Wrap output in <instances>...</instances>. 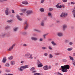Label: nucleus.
<instances>
[{"label":"nucleus","instance_id":"9","mask_svg":"<svg viewBox=\"0 0 75 75\" xmlns=\"http://www.w3.org/2000/svg\"><path fill=\"white\" fill-rule=\"evenodd\" d=\"M63 30H65V29L67 28V25L66 24H64L62 25Z\"/></svg>","mask_w":75,"mask_h":75},{"label":"nucleus","instance_id":"2","mask_svg":"<svg viewBox=\"0 0 75 75\" xmlns=\"http://www.w3.org/2000/svg\"><path fill=\"white\" fill-rule=\"evenodd\" d=\"M28 68V65H25V66H21L20 68H18V70L19 71L21 72H22L23 71V69H25V68ZM23 68V69H22Z\"/></svg>","mask_w":75,"mask_h":75},{"label":"nucleus","instance_id":"15","mask_svg":"<svg viewBox=\"0 0 75 75\" xmlns=\"http://www.w3.org/2000/svg\"><path fill=\"white\" fill-rule=\"evenodd\" d=\"M16 17L18 19L20 20V21H21L22 19L20 18V16L19 15H17L16 16Z\"/></svg>","mask_w":75,"mask_h":75},{"label":"nucleus","instance_id":"30","mask_svg":"<svg viewBox=\"0 0 75 75\" xmlns=\"http://www.w3.org/2000/svg\"><path fill=\"white\" fill-rule=\"evenodd\" d=\"M5 66L6 67H10V64L8 63H6L5 65Z\"/></svg>","mask_w":75,"mask_h":75},{"label":"nucleus","instance_id":"3","mask_svg":"<svg viewBox=\"0 0 75 75\" xmlns=\"http://www.w3.org/2000/svg\"><path fill=\"white\" fill-rule=\"evenodd\" d=\"M10 10H9V8L8 7H7L6 8V10L5 11V13L6 16H8V14H9V12L8 11H9Z\"/></svg>","mask_w":75,"mask_h":75},{"label":"nucleus","instance_id":"20","mask_svg":"<svg viewBox=\"0 0 75 75\" xmlns=\"http://www.w3.org/2000/svg\"><path fill=\"white\" fill-rule=\"evenodd\" d=\"M48 16H50L51 18H52V15H51V13H50V12L48 13Z\"/></svg>","mask_w":75,"mask_h":75},{"label":"nucleus","instance_id":"58","mask_svg":"<svg viewBox=\"0 0 75 75\" xmlns=\"http://www.w3.org/2000/svg\"><path fill=\"white\" fill-rule=\"evenodd\" d=\"M27 34V32H24L23 33V34H24V35H25Z\"/></svg>","mask_w":75,"mask_h":75},{"label":"nucleus","instance_id":"16","mask_svg":"<svg viewBox=\"0 0 75 75\" xmlns=\"http://www.w3.org/2000/svg\"><path fill=\"white\" fill-rule=\"evenodd\" d=\"M42 66H43V65H42V63L39 64H38V67L39 68H41Z\"/></svg>","mask_w":75,"mask_h":75},{"label":"nucleus","instance_id":"21","mask_svg":"<svg viewBox=\"0 0 75 75\" xmlns=\"http://www.w3.org/2000/svg\"><path fill=\"white\" fill-rule=\"evenodd\" d=\"M11 63L12 65H13L15 64V62L14 61H12L11 62Z\"/></svg>","mask_w":75,"mask_h":75},{"label":"nucleus","instance_id":"59","mask_svg":"<svg viewBox=\"0 0 75 75\" xmlns=\"http://www.w3.org/2000/svg\"><path fill=\"white\" fill-rule=\"evenodd\" d=\"M61 7H62V5H60L59 6V7H58V8H61Z\"/></svg>","mask_w":75,"mask_h":75},{"label":"nucleus","instance_id":"39","mask_svg":"<svg viewBox=\"0 0 75 75\" xmlns=\"http://www.w3.org/2000/svg\"><path fill=\"white\" fill-rule=\"evenodd\" d=\"M12 21H13L12 20H8L7 21V22L8 23H11Z\"/></svg>","mask_w":75,"mask_h":75},{"label":"nucleus","instance_id":"7","mask_svg":"<svg viewBox=\"0 0 75 75\" xmlns=\"http://www.w3.org/2000/svg\"><path fill=\"white\" fill-rule=\"evenodd\" d=\"M57 35L59 37H62L63 36V33L61 32H59L57 33Z\"/></svg>","mask_w":75,"mask_h":75},{"label":"nucleus","instance_id":"54","mask_svg":"<svg viewBox=\"0 0 75 75\" xmlns=\"http://www.w3.org/2000/svg\"><path fill=\"white\" fill-rule=\"evenodd\" d=\"M12 13L13 14V13H15V12H14V10H12Z\"/></svg>","mask_w":75,"mask_h":75},{"label":"nucleus","instance_id":"48","mask_svg":"<svg viewBox=\"0 0 75 75\" xmlns=\"http://www.w3.org/2000/svg\"><path fill=\"white\" fill-rule=\"evenodd\" d=\"M48 54L47 53H45V54H44V55H45V56H47L48 55Z\"/></svg>","mask_w":75,"mask_h":75},{"label":"nucleus","instance_id":"37","mask_svg":"<svg viewBox=\"0 0 75 75\" xmlns=\"http://www.w3.org/2000/svg\"><path fill=\"white\" fill-rule=\"evenodd\" d=\"M6 72H10V70L9 69H6L5 70Z\"/></svg>","mask_w":75,"mask_h":75},{"label":"nucleus","instance_id":"63","mask_svg":"<svg viewBox=\"0 0 75 75\" xmlns=\"http://www.w3.org/2000/svg\"><path fill=\"white\" fill-rule=\"evenodd\" d=\"M58 65V63H56L55 64V65H56V66H57V65Z\"/></svg>","mask_w":75,"mask_h":75},{"label":"nucleus","instance_id":"35","mask_svg":"<svg viewBox=\"0 0 75 75\" xmlns=\"http://www.w3.org/2000/svg\"><path fill=\"white\" fill-rule=\"evenodd\" d=\"M60 4V3H58L57 4V5H56V7H57V8H58L59 6V4Z\"/></svg>","mask_w":75,"mask_h":75},{"label":"nucleus","instance_id":"42","mask_svg":"<svg viewBox=\"0 0 75 75\" xmlns=\"http://www.w3.org/2000/svg\"><path fill=\"white\" fill-rule=\"evenodd\" d=\"M72 50V48H69L67 49L68 51H70L71 50Z\"/></svg>","mask_w":75,"mask_h":75},{"label":"nucleus","instance_id":"50","mask_svg":"<svg viewBox=\"0 0 75 75\" xmlns=\"http://www.w3.org/2000/svg\"><path fill=\"white\" fill-rule=\"evenodd\" d=\"M5 75H14L13 74H5Z\"/></svg>","mask_w":75,"mask_h":75},{"label":"nucleus","instance_id":"10","mask_svg":"<svg viewBox=\"0 0 75 75\" xmlns=\"http://www.w3.org/2000/svg\"><path fill=\"white\" fill-rule=\"evenodd\" d=\"M6 33H3L1 35V37H2V38H4V37H6Z\"/></svg>","mask_w":75,"mask_h":75},{"label":"nucleus","instance_id":"53","mask_svg":"<svg viewBox=\"0 0 75 75\" xmlns=\"http://www.w3.org/2000/svg\"><path fill=\"white\" fill-rule=\"evenodd\" d=\"M27 44H24L23 45V46H25V47H27Z\"/></svg>","mask_w":75,"mask_h":75},{"label":"nucleus","instance_id":"11","mask_svg":"<svg viewBox=\"0 0 75 75\" xmlns=\"http://www.w3.org/2000/svg\"><path fill=\"white\" fill-rule=\"evenodd\" d=\"M31 39L33 40H34V41H37V40H38V38H37L32 37L31 38Z\"/></svg>","mask_w":75,"mask_h":75},{"label":"nucleus","instance_id":"26","mask_svg":"<svg viewBox=\"0 0 75 75\" xmlns=\"http://www.w3.org/2000/svg\"><path fill=\"white\" fill-rule=\"evenodd\" d=\"M7 35V38H10L11 37V35H10V34H8L6 35Z\"/></svg>","mask_w":75,"mask_h":75},{"label":"nucleus","instance_id":"31","mask_svg":"<svg viewBox=\"0 0 75 75\" xmlns=\"http://www.w3.org/2000/svg\"><path fill=\"white\" fill-rule=\"evenodd\" d=\"M69 58L71 60H72V61H74V58H73V57H71V56H69Z\"/></svg>","mask_w":75,"mask_h":75},{"label":"nucleus","instance_id":"17","mask_svg":"<svg viewBox=\"0 0 75 75\" xmlns=\"http://www.w3.org/2000/svg\"><path fill=\"white\" fill-rule=\"evenodd\" d=\"M45 10L44 9L42 8H41L40 9V11H41V12H42V13H43V12H44Z\"/></svg>","mask_w":75,"mask_h":75},{"label":"nucleus","instance_id":"24","mask_svg":"<svg viewBox=\"0 0 75 75\" xmlns=\"http://www.w3.org/2000/svg\"><path fill=\"white\" fill-rule=\"evenodd\" d=\"M51 44H53L54 45H57V44L54 42V41H52L51 42Z\"/></svg>","mask_w":75,"mask_h":75},{"label":"nucleus","instance_id":"14","mask_svg":"<svg viewBox=\"0 0 75 75\" xmlns=\"http://www.w3.org/2000/svg\"><path fill=\"white\" fill-rule=\"evenodd\" d=\"M18 27H16L13 28V31L14 32H17L18 31Z\"/></svg>","mask_w":75,"mask_h":75},{"label":"nucleus","instance_id":"55","mask_svg":"<svg viewBox=\"0 0 75 75\" xmlns=\"http://www.w3.org/2000/svg\"><path fill=\"white\" fill-rule=\"evenodd\" d=\"M71 4L74 5L75 4V3L73 2H71Z\"/></svg>","mask_w":75,"mask_h":75},{"label":"nucleus","instance_id":"8","mask_svg":"<svg viewBox=\"0 0 75 75\" xmlns=\"http://www.w3.org/2000/svg\"><path fill=\"white\" fill-rule=\"evenodd\" d=\"M24 24H26V26L25 28V30H27V28H28V24H27V21H25L24 23Z\"/></svg>","mask_w":75,"mask_h":75},{"label":"nucleus","instance_id":"45","mask_svg":"<svg viewBox=\"0 0 75 75\" xmlns=\"http://www.w3.org/2000/svg\"><path fill=\"white\" fill-rule=\"evenodd\" d=\"M44 1H45V0H41L40 2L41 3H43L44 2Z\"/></svg>","mask_w":75,"mask_h":75},{"label":"nucleus","instance_id":"57","mask_svg":"<svg viewBox=\"0 0 75 75\" xmlns=\"http://www.w3.org/2000/svg\"><path fill=\"white\" fill-rule=\"evenodd\" d=\"M48 69H51V66H49L48 67Z\"/></svg>","mask_w":75,"mask_h":75},{"label":"nucleus","instance_id":"46","mask_svg":"<svg viewBox=\"0 0 75 75\" xmlns=\"http://www.w3.org/2000/svg\"><path fill=\"white\" fill-rule=\"evenodd\" d=\"M62 1L64 3H65V2H67V0H62Z\"/></svg>","mask_w":75,"mask_h":75},{"label":"nucleus","instance_id":"13","mask_svg":"<svg viewBox=\"0 0 75 75\" xmlns=\"http://www.w3.org/2000/svg\"><path fill=\"white\" fill-rule=\"evenodd\" d=\"M40 25L41 26H44V20L42 21L40 23Z\"/></svg>","mask_w":75,"mask_h":75},{"label":"nucleus","instance_id":"41","mask_svg":"<svg viewBox=\"0 0 75 75\" xmlns=\"http://www.w3.org/2000/svg\"><path fill=\"white\" fill-rule=\"evenodd\" d=\"M10 28V26H6L5 27V29H7V28Z\"/></svg>","mask_w":75,"mask_h":75},{"label":"nucleus","instance_id":"61","mask_svg":"<svg viewBox=\"0 0 75 75\" xmlns=\"http://www.w3.org/2000/svg\"><path fill=\"white\" fill-rule=\"evenodd\" d=\"M3 0V3L4 2H6L7 1V0Z\"/></svg>","mask_w":75,"mask_h":75},{"label":"nucleus","instance_id":"22","mask_svg":"<svg viewBox=\"0 0 75 75\" xmlns=\"http://www.w3.org/2000/svg\"><path fill=\"white\" fill-rule=\"evenodd\" d=\"M30 54L28 53H26L25 55V57H28V56H30Z\"/></svg>","mask_w":75,"mask_h":75},{"label":"nucleus","instance_id":"32","mask_svg":"<svg viewBox=\"0 0 75 75\" xmlns=\"http://www.w3.org/2000/svg\"><path fill=\"white\" fill-rule=\"evenodd\" d=\"M38 62H37V64L38 65L39 64H41V62L39 60H38Z\"/></svg>","mask_w":75,"mask_h":75},{"label":"nucleus","instance_id":"25","mask_svg":"<svg viewBox=\"0 0 75 75\" xmlns=\"http://www.w3.org/2000/svg\"><path fill=\"white\" fill-rule=\"evenodd\" d=\"M49 57L50 58H53V56L51 54H49Z\"/></svg>","mask_w":75,"mask_h":75},{"label":"nucleus","instance_id":"1","mask_svg":"<svg viewBox=\"0 0 75 75\" xmlns=\"http://www.w3.org/2000/svg\"><path fill=\"white\" fill-rule=\"evenodd\" d=\"M61 67L62 68V72H67L68 71L67 69H68L69 68V65H66L64 66H62Z\"/></svg>","mask_w":75,"mask_h":75},{"label":"nucleus","instance_id":"49","mask_svg":"<svg viewBox=\"0 0 75 75\" xmlns=\"http://www.w3.org/2000/svg\"><path fill=\"white\" fill-rule=\"evenodd\" d=\"M65 43H68V42H69V41L66 40H65Z\"/></svg>","mask_w":75,"mask_h":75},{"label":"nucleus","instance_id":"47","mask_svg":"<svg viewBox=\"0 0 75 75\" xmlns=\"http://www.w3.org/2000/svg\"><path fill=\"white\" fill-rule=\"evenodd\" d=\"M48 48H49V49H50L51 50H52V48H51V47L50 46H49Z\"/></svg>","mask_w":75,"mask_h":75},{"label":"nucleus","instance_id":"40","mask_svg":"<svg viewBox=\"0 0 75 75\" xmlns=\"http://www.w3.org/2000/svg\"><path fill=\"white\" fill-rule=\"evenodd\" d=\"M62 61L63 62H67V60L65 59H63Z\"/></svg>","mask_w":75,"mask_h":75},{"label":"nucleus","instance_id":"62","mask_svg":"<svg viewBox=\"0 0 75 75\" xmlns=\"http://www.w3.org/2000/svg\"><path fill=\"white\" fill-rule=\"evenodd\" d=\"M37 72V71L35 70L34 71H33L32 72V73H35V72Z\"/></svg>","mask_w":75,"mask_h":75},{"label":"nucleus","instance_id":"6","mask_svg":"<svg viewBox=\"0 0 75 75\" xmlns=\"http://www.w3.org/2000/svg\"><path fill=\"white\" fill-rule=\"evenodd\" d=\"M67 13H62L61 15H60V16L61 17H66V16H67Z\"/></svg>","mask_w":75,"mask_h":75},{"label":"nucleus","instance_id":"18","mask_svg":"<svg viewBox=\"0 0 75 75\" xmlns=\"http://www.w3.org/2000/svg\"><path fill=\"white\" fill-rule=\"evenodd\" d=\"M6 61H7V59H6V57H4L2 60L3 62L4 63L5 62H6Z\"/></svg>","mask_w":75,"mask_h":75},{"label":"nucleus","instance_id":"28","mask_svg":"<svg viewBox=\"0 0 75 75\" xmlns=\"http://www.w3.org/2000/svg\"><path fill=\"white\" fill-rule=\"evenodd\" d=\"M35 70V68L34 67H33L30 69V71H34Z\"/></svg>","mask_w":75,"mask_h":75},{"label":"nucleus","instance_id":"19","mask_svg":"<svg viewBox=\"0 0 75 75\" xmlns=\"http://www.w3.org/2000/svg\"><path fill=\"white\" fill-rule=\"evenodd\" d=\"M22 4H28V2H27V1H25L22 2Z\"/></svg>","mask_w":75,"mask_h":75},{"label":"nucleus","instance_id":"27","mask_svg":"<svg viewBox=\"0 0 75 75\" xmlns=\"http://www.w3.org/2000/svg\"><path fill=\"white\" fill-rule=\"evenodd\" d=\"M8 59H10V60H11V59H13V56H11L10 57H9L8 58Z\"/></svg>","mask_w":75,"mask_h":75},{"label":"nucleus","instance_id":"64","mask_svg":"<svg viewBox=\"0 0 75 75\" xmlns=\"http://www.w3.org/2000/svg\"><path fill=\"white\" fill-rule=\"evenodd\" d=\"M73 56L75 57V53H74L73 54Z\"/></svg>","mask_w":75,"mask_h":75},{"label":"nucleus","instance_id":"12","mask_svg":"<svg viewBox=\"0 0 75 75\" xmlns=\"http://www.w3.org/2000/svg\"><path fill=\"white\" fill-rule=\"evenodd\" d=\"M48 66L47 65L43 67V69L44 70H48Z\"/></svg>","mask_w":75,"mask_h":75},{"label":"nucleus","instance_id":"4","mask_svg":"<svg viewBox=\"0 0 75 75\" xmlns=\"http://www.w3.org/2000/svg\"><path fill=\"white\" fill-rule=\"evenodd\" d=\"M15 45H16V44H14L12 45L11 47H9V49L7 50V51H11V50H12L13 49V47H14Z\"/></svg>","mask_w":75,"mask_h":75},{"label":"nucleus","instance_id":"56","mask_svg":"<svg viewBox=\"0 0 75 75\" xmlns=\"http://www.w3.org/2000/svg\"><path fill=\"white\" fill-rule=\"evenodd\" d=\"M69 44L70 45H72V44H73V43H72V42H69Z\"/></svg>","mask_w":75,"mask_h":75},{"label":"nucleus","instance_id":"52","mask_svg":"<svg viewBox=\"0 0 75 75\" xmlns=\"http://www.w3.org/2000/svg\"><path fill=\"white\" fill-rule=\"evenodd\" d=\"M39 41H43V40L42 38H40L39 39Z\"/></svg>","mask_w":75,"mask_h":75},{"label":"nucleus","instance_id":"38","mask_svg":"<svg viewBox=\"0 0 75 75\" xmlns=\"http://www.w3.org/2000/svg\"><path fill=\"white\" fill-rule=\"evenodd\" d=\"M21 11H23V13H25V11H26V9H24L21 10Z\"/></svg>","mask_w":75,"mask_h":75},{"label":"nucleus","instance_id":"33","mask_svg":"<svg viewBox=\"0 0 75 75\" xmlns=\"http://www.w3.org/2000/svg\"><path fill=\"white\" fill-rule=\"evenodd\" d=\"M42 50H47V48L46 47H42Z\"/></svg>","mask_w":75,"mask_h":75},{"label":"nucleus","instance_id":"23","mask_svg":"<svg viewBox=\"0 0 75 75\" xmlns=\"http://www.w3.org/2000/svg\"><path fill=\"white\" fill-rule=\"evenodd\" d=\"M72 14H73L74 16L75 17V9H73V11L72 12Z\"/></svg>","mask_w":75,"mask_h":75},{"label":"nucleus","instance_id":"51","mask_svg":"<svg viewBox=\"0 0 75 75\" xmlns=\"http://www.w3.org/2000/svg\"><path fill=\"white\" fill-rule=\"evenodd\" d=\"M57 74H58L59 75H63V74H62L60 73L57 72Z\"/></svg>","mask_w":75,"mask_h":75},{"label":"nucleus","instance_id":"5","mask_svg":"<svg viewBox=\"0 0 75 75\" xmlns=\"http://www.w3.org/2000/svg\"><path fill=\"white\" fill-rule=\"evenodd\" d=\"M33 12L31 10H28L26 11V15L27 16H28V15H30V14H32L33 13Z\"/></svg>","mask_w":75,"mask_h":75},{"label":"nucleus","instance_id":"44","mask_svg":"<svg viewBox=\"0 0 75 75\" xmlns=\"http://www.w3.org/2000/svg\"><path fill=\"white\" fill-rule=\"evenodd\" d=\"M48 33L45 34L43 35V37H46V36L47 35H48Z\"/></svg>","mask_w":75,"mask_h":75},{"label":"nucleus","instance_id":"29","mask_svg":"<svg viewBox=\"0 0 75 75\" xmlns=\"http://www.w3.org/2000/svg\"><path fill=\"white\" fill-rule=\"evenodd\" d=\"M48 10L49 11H52V10H53V8H49Z\"/></svg>","mask_w":75,"mask_h":75},{"label":"nucleus","instance_id":"34","mask_svg":"<svg viewBox=\"0 0 75 75\" xmlns=\"http://www.w3.org/2000/svg\"><path fill=\"white\" fill-rule=\"evenodd\" d=\"M35 31H37L38 33H40L41 32V31L37 29H35Z\"/></svg>","mask_w":75,"mask_h":75},{"label":"nucleus","instance_id":"36","mask_svg":"<svg viewBox=\"0 0 75 75\" xmlns=\"http://www.w3.org/2000/svg\"><path fill=\"white\" fill-rule=\"evenodd\" d=\"M29 58L31 59H33V57H32V54H30V57H29Z\"/></svg>","mask_w":75,"mask_h":75},{"label":"nucleus","instance_id":"60","mask_svg":"<svg viewBox=\"0 0 75 75\" xmlns=\"http://www.w3.org/2000/svg\"><path fill=\"white\" fill-rule=\"evenodd\" d=\"M0 3H3V0H0Z\"/></svg>","mask_w":75,"mask_h":75},{"label":"nucleus","instance_id":"43","mask_svg":"<svg viewBox=\"0 0 75 75\" xmlns=\"http://www.w3.org/2000/svg\"><path fill=\"white\" fill-rule=\"evenodd\" d=\"M40 73H35L34 75H40Z\"/></svg>","mask_w":75,"mask_h":75}]
</instances>
